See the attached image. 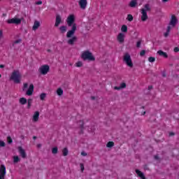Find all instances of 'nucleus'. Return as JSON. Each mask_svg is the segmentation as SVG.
I'll return each mask as SVG.
<instances>
[{
	"label": "nucleus",
	"mask_w": 179,
	"mask_h": 179,
	"mask_svg": "<svg viewBox=\"0 0 179 179\" xmlns=\"http://www.w3.org/2000/svg\"><path fill=\"white\" fill-rule=\"evenodd\" d=\"M66 23L69 27H71V29L67 31V38H71L72 36L75 35L76 31V24L75 23V15H70L66 19Z\"/></svg>",
	"instance_id": "f257e3e1"
},
{
	"label": "nucleus",
	"mask_w": 179,
	"mask_h": 179,
	"mask_svg": "<svg viewBox=\"0 0 179 179\" xmlns=\"http://www.w3.org/2000/svg\"><path fill=\"white\" fill-rule=\"evenodd\" d=\"M81 58L83 61H96V57H94L93 53L89 50L83 52L81 54Z\"/></svg>",
	"instance_id": "f03ea898"
},
{
	"label": "nucleus",
	"mask_w": 179,
	"mask_h": 179,
	"mask_svg": "<svg viewBox=\"0 0 179 179\" xmlns=\"http://www.w3.org/2000/svg\"><path fill=\"white\" fill-rule=\"evenodd\" d=\"M21 78L20 71L19 70H14L10 76V80H13L14 83H20Z\"/></svg>",
	"instance_id": "7ed1b4c3"
},
{
	"label": "nucleus",
	"mask_w": 179,
	"mask_h": 179,
	"mask_svg": "<svg viewBox=\"0 0 179 179\" xmlns=\"http://www.w3.org/2000/svg\"><path fill=\"white\" fill-rule=\"evenodd\" d=\"M123 62L129 68H134V63L132 62V59L131 58V55L129 53H125L123 56Z\"/></svg>",
	"instance_id": "20e7f679"
},
{
	"label": "nucleus",
	"mask_w": 179,
	"mask_h": 179,
	"mask_svg": "<svg viewBox=\"0 0 179 179\" xmlns=\"http://www.w3.org/2000/svg\"><path fill=\"white\" fill-rule=\"evenodd\" d=\"M41 75H47L50 72V66L45 64L41 66L38 69Z\"/></svg>",
	"instance_id": "39448f33"
},
{
	"label": "nucleus",
	"mask_w": 179,
	"mask_h": 179,
	"mask_svg": "<svg viewBox=\"0 0 179 179\" xmlns=\"http://www.w3.org/2000/svg\"><path fill=\"white\" fill-rule=\"evenodd\" d=\"M7 23H8V24H20V23H22V19L14 17L8 20Z\"/></svg>",
	"instance_id": "423d86ee"
},
{
	"label": "nucleus",
	"mask_w": 179,
	"mask_h": 179,
	"mask_svg": "<svg viewBox=\"0 0 179 179\" xmlns=\"http://www.w3.org/2000/svg\"><path fill=\"white\" fill-rule=\"evenodd\" d=\"M177 23H178V20L177 19V17L174 15H172L169 22V26H171V27H176Z\"/></svg>",
	"instance_id": "0eeeda50"
},
{
	"label": "nucleus",
	"mask_w": 179,
	"mask_h": 179,
	"mask_svg": "<svg viewBox=\"0 0 179 179\" xmlns=\"http://www.w3.org/2000/svg\"><path fill=\"white\" fill-rule=\"evenodd\" d=\"M40 120V112L38 110H36L34 113L31 118L32 122H38V120Z\"/></svg>",
	"instance_id": "6e6552de"
},
{
	"label": "nucleus",
	"mask_w": 179,
	"mask_h": 179,
	"mask_svg": "<svg viewBox=\"0 0 179 179\" xmlns=\"http://www.w3.org/2000/svg\"><path fill=\"white\" fill-rule=\"evenodd\" d=\"M5 176H6V167H5V165H1L0 179H5Z\"/></svg>",
	"instance_id": "1a4fd4ad"
},
{
	"label": "nucleus",
	"mask_w": 179,
	"mask_h": 179,
	"mask_svg": "<svg viewBox=\"0 0 179 179\" xmlns=\"http://www.w3.org/2000/svg\"><path fill=\"white\" fill-rule=\"evenodd\" d=\"M78 5L80 9L85 10V9H86V8L87 7V0H79Z\"/></svg>",
	"instance_id": "9d476101"
},
{
	"label": "nucleus",
	"mask_w": 179,
	"mask_h": 179,
	"mask_svg": "<svg viewBox=\"0 0 179 179\" xmlns=\"http://www.w3.org/2000/svg\"><path fill=\"white\" fill-rule=\"evenodd\" d=\"M117 40L118 43H120V44H122L124 41H125V34L120 33L119 34H117Z\"/></svg>",
	"instance_id": "9b49d317"
},
{
	"label": "nucleus",
	"mask_w": 179,
	"mask_h": 179,
	"mask_svg": "<svg viewBox=\"0 0 179 179\" xmlns=\"http://www.w3.org/2000/svg\"><path fill=\"white\" fill-rule=\"evenodd\" d=\"M76 41H78V37L73 35L70 37V39L68 40L67 43L69 45H73Z\"/></svg>",
	"instance_id": "f8f14e48"
},
{
	"label": "nucleus",
	"mask_w": 179,
	"mask_h": 179,
	"mask_svg": "<svg viewBox=\"0 0 179 179\" xmlns=\"http://www.w3.org/2000/svg\"><path fill=\"white\" fill-rule=\"evenodd\" d=\"M141 20L142 22H146L149 17L148 16V12L145 11V10H141Z\"/></svg>",
	"instance_id": "ddd939ff"
},
{
	"label": "nucleus",
	"mask_w": 179,
	"mask_h": 179,
	"mask_svg": "<svg viewBox=\"0 0 179 179\" xmlns=\"http://www.w3.org/2000/svg\"><path fill=\"white\" fill-rule=\"evenodd\" d=\"M34 92V85L31 84L27 90L26 94L27 96H31Z\"/></svg>",
	"instance_id": "4468645a"
},
{
	"label": "nucleus",
	"mask_w": 179,
	"mask_h": 179,
	"mask_svg": "<svg viewBox=\"0 0 179 179\" xmlns=\"http://www.w3.org/2000/svg\"><path fill=\"white\" fill-rule=\"evenodd\" d=\"M18 151L22 159H26L27 155H26V151H24V149H23L22 147H18Z\"/></svg>",
	"instance_id": "2eb2a0df"
},
{
	"label": "nucleus",
	"mask_w": 179,
	"mask_h": 179,
	"mask_svg": "<svg viewBox=\"0 0 179 179\" xmlns=\"http://www.w3.org/2000/svg\"><path fill=\"white\" fill-rule=\"evenodd\" d=\"M38 27H40V22L35 20L32 27V30L36 31V30H37Z\"/></svg>",
	"instance_id": "dca6fc26"
},
{
	"label": "nucleus",
	"mask_w": 179,
	"mask_h": 179,
	"mask_svg": "<svg viewBox=\"0 0 179 179\" xmlns=\"http://www.w3.org/2000/svg\"><path fill=\"white\" fill-rule=\"evenodd\" d=\"M157 53L158 54V55H159L160 57H164V58H169V55H167L166 52L162 51V50H158L157 52Z\"/></svg>",
	"instance_id": "f3484780"
},
{
	"label": "nucleus",
	"mask_w": 179,
	"mask_h": 179,
	"mask_svg": "<svg viewBox=\"0 0 179 179\" xmlns=\"http://www.w3.org/2000/svg\"><path fill=\"white\" fill-rule=\"evenodd\" d=\"M61 22H62L61 16L57 15L55 26L56 27H58V26H59V24H61Z\"/></svg>",
	"instance_id": "a211bd4d"
},
{
	"label": "nucleus",
	"mask_w": 179,
	"mask_h": 179,
	"mask_svg": "<svg viewBox=\"0 0 179 179\" xmlns=\"http://www.w3.org/2000/svg\"><path fill=\"white\" fill-rule=\"evenodd\" d=\"M136 173L137 174V176H138V177H140V178L147 179L146 178H145V175L143 174V173H142V171H139L138 169L136 170Z\"/></svg>",
	"instance_id": "6ab92c4d"
},
{
	"label": "nucleus",
	"mask_w": 179,
	"mask_h": 179,
	"mask_svg": "<svg viewBox=\"0 0 179 179\" xmlns=\"http://www.w3.org/2000/svg\"><path fill=\"white\" fill-rule=\"evenodd\" d=\"M19 103L22 104V106H24V104L27 103V99L24 97L20 98Z\"/></svg>",
	"instance_id": "aec40b11"
},
{
	"label": "nucleus",
	"mask_w": 179,
	"mask_h": 179,
	"mask_svg": "<svg viewBox=\"0 0 179 179\" xmlns=\"http://www.w3.org/2000/svg\"><path fill=\"white\" fill-rule=\"evenodd\" d=\"M141 10H145V12H149L150 11V5L149 4H145L143 8H141Z\"/></svg>",
	"instance_id": "412c9836"
},
{
	"label": "nucleus",
	"mask_w": 179,
	"mask_h": 179,
	"mask_svg": "<svg viewBox=\"0 0 179 179\" xmlns=\"http://www.w3.org/2000/svg\"><path fill=\"white\" fill-rule=\"evenodd\" d=\"M138 0H132L130 3L129 6H131V8H135V6H136V5H138Z\"/></svg>",
	"instance_id": "4be33fe9"
},
{
	"label": "nucleus",
	"mask_w": 179,
	"mask_h": 179,
	"mask_svg": "<svg viewBox=\"0 0 179 179\" xmlns=\"http://www.w3.org/2000/svg\"><path fill=\"white\" fill-rule=\"evenodd\" d=\"M57 96H62L64 94V90L62 88H58L57 90Z\"/></svg>",
	"instance_id": "5701e85b"
},
{
	"label": "nucleus",
	"mask_w": 179,
	"mask_h": 179,
	"mask_svg": "<svg viewBox=\"0 0 179 179\" xmlns=\"http://www.w3.org/2000/svg\"><path fill=\"white\" fill-rule=\"evenodd\" d=\"M121 31L122 33H127V31H128V27H127V25H122L121 27Z\"/></svg>",
	"instance_id": "b1692460"
},
{
	"label": "nucleus",
	"mask_w": 179,
	"mask_h": 179,
	"mask_svg": "<svg viewBox=\"0 0 179 179\" xmlns=\"http://www.w3.org/2000/svg\"><path fill=\"white\" fill-rule=\"evenodd\" d=\"M75 66H76V68H82V66H83V62L80 61L77 62L75 64Z\"/></svg>",
	"instance_id": "393cba45"
},
{
	"label": "nucleus",
	"mask_w": 179,
	"mask_h": 179,
	"mask_svg": "<svg viewBox=\"0 0 179 179\" xmlns=\"http://www.w3.org/2000/svg\"><path fill=\"white\" fill-rule=\"evenodd\" d=\"M59 30H60L61 33H62V34L66 33L67 28L65 26H62L59 27Z\"/></svg>",
	"instance_id": "a878e982"
},
{
	"label": "nucleus",
	"mask_w": 179,
	"mask_h": 179,
	"mask_svg": "<svg viewBox=\"0 0 179 179\" xmlns=\"http://www.w3.org/2000/svg\"><path fill=\"white\" fill-rule=\"evenodd\" d=\"M69 151L68 150V148H64L62 150L63 156H68V154H69Z\"/></svg>",
	"instance_id": "bb28decb"
},
{
	"label": "nucleus",
	"mask_w": 179,
	"mask_h": 179,
	"mask_svg": "<svg viewBox=\"0 0 179 179\" xmlns=\"http://www.w3.org/2000/svg\"><path fill=\"white\" fill-rule=\"evenodd\" d=\"M27 108H30L31 107V103H33V99H29L27 101Z\"/></svg>",
	"instance_id": "cd10ccee"
},
{
	"label": "nucleus",
	"mask_w": 179,
	"mask_h": 179,
	"mask_svg": "<svg viewBox=\"0 0 179 179\" xmlns=\"http://www.w3.org/2000/svg\"><path fill=\"white\" fill-rule=\"evenodd\" d=\"M13 162H14V163H19V162H20V158H19L18 156H14Z\"/></svg>",
	"instance_id": "c85d7f7f"
},
{
	"label": "nucleus",
	"mask_w": 179,
	"mask_h": 179,
	"mask_svg": "<svg viewBox=\"0 0 179 179\" xmlns=\"http://www.w3.org/2000/svg\"><path fill=\"white\" fill-rule=\"evenodd\" d=\"M52 153L53 155H57L58 153V148L55 147L52 149Z\"/></svg>",
	"instance_id": "c756f323"
},
{
	"label": "nucleus",
	"mask_w": 179,
	"mask_h": 179,
	"mask_svg": "<svg viewBox=\"0 0 179 179\" xmlns=\"http://www.w3.org/2000/svg\"><path fill=\"white\" fill-rule=\"evenodd\" d=\"M45 97H47V94H45V93L41 94V95H40L41 100H42V101L45 100Z\"/></svg>",
	"instance_id": "7c9ffc66"
},
{
	"label": "nucleus",
	"mask_w": 179,
	"mask_h": 179,
	"mask_svg": "<svg viewBox=\"0 0 179 179\" xmlns=\"http://www.w3.org/2000/svg\"><path fill=\"white\" fill-rule=\"evenodd\" d=\"M113 146H114V142H113V141H109L106 144V148H113Z\"/></svg>",
	"instance_id": "2f4dec72"
},
{
	"label": "nucleus",
	"mask_w": 179,
	"mask_h": 179,
	"mask_svg": "<svg viewBox=\"0 0 179 179\" xmlns=\"http://www.w3.org/2000/svg\"><path fill=\"white\" fill-rule=\"evenodd\" d=\"M127 20L129 22H132V20H134V16H132V15H131V14H129L127 15Z\"/></svg>",
	"instance_id": "473e14b6"
},
{
	"label": "nucleus",
	"mask_w": 179,
	"mask_h": 179,
	"mask_svg": "<svg viewBox=\"0 0 179 179\" xmlns=\"http://www.w3.org/2000/svg\"><path fill=\"white\" fill-rule=\"evenodd\" d=\"M20 43H22V39H17L13 42V45H15V44H20Z\"/></svg>",
	"instance_id": "72a5a7b5"
},
{
	"label": "nucleus",
	"mask_w": 179,
	"mask_h": 179,
	"mask_svg": "<svg viewBox=\"0 0 179 179\" xmlns=\"http://www.w3.org/2000/svg\"><path fill=\"white\" fill-rule=\"evenodd\" d=\"M148 61L149 62H155V61H156V58H155L154 57H150L148 58Z\"/></svg>",
	"instance_id": "f704fd0d"
},
{
	"label": "nucleus",
	"mask_w": 179,
	"mask_h": 179,
	"mask_svg": "<svg viewBox=\"0 0 179 179\" xmlns=\"http://www.w3.org/2000/svg\"><path fill=\"white\" fill-rule=\"evenodd\" d=\"M27 87H29V84L24 83L23 88H22L23 92H25V90H26V89H27Z\"/></svg>",
	"instance_id": "c9c22d12"
},
{
	"label": "nucleus",
	"mask_w": 179,
	"mask_h": 179,
	"mask_svg": "<svg viewBox=\"0 0 179 179\" xmlns=\"http://www.w3.org/2000/svg\"><path fill=\"white\" fill-rule=\"evenodd\" d=\"M120 87L121 89H125V87H127V84L125 83H120Z\"/></svg>",
	"instance_id": "e433bc0d"
},
{
	"label": "nucleus",
	"mask_w": 179,
	"mask_h": 179,
	"mask_svg": "<svg viewBox=\"0 0 179 179\" xmlns=\"http://www.w3.org/2000/svg\"><path fill=\"white\" fill-rule=\"evenodd\" d=\"M7 142L8 143L10 144L13 142V141L12 140V138L10 136H8L7 137Z\"/></svg>",
	"instance_id": "4c0bfd02"
},
{
	"label": "nucleus",
	"mask_w": 179,
	"mask_h": 179,
	"mask_svg": "<svg viewBox=\"0 0 179 179\" xmlns=\"http://www.w3.org/2000/svg\"><path fill=\"white\" fill-rule=\"evenodd\" d=\"M80 126V129H81V132L80 134H83L82 130L83 129V121H80L79 122Z\"/></svg>",
	"instance_id": "58836bf2"
},
{
	"label": "nucleus",
	"mask_w": 179,
	"mask_h": 179,
	"mask_svg": "<svg viewBox=\"0 0 179 179\" xmlns=\"http://www.w3.org/2000/svg\"><path fill=\"white\" fill-rule=\"evenodd\" d=\"M5 142L3 141H0V148H5Z\"/></svg>",
	"instance_id": "ea45409f"
},
{
	"label": "nucleus",
	"mask_w": 179,
	"mask_h": 179,
	"mask_svg": "<svg viewBox=\"0 0 179 179\" xmlns=\"http://www.w3.org/2000/svg\"><path fill=\"white\" fill-rule=\"evenodd\" d=\"M3 38V32L2 31V30L0 29V40H2Z\"/></svg>",
	"instance_id": "a19ab883"
},
{
	"label": "nucleus",
	"mask_w": 179,
	"mask_h": 179,
	"mask_svg": "<svg viewBox=\"0 0 179 179\" xmlns=\"http://www.w3.org/2000/svg\"><path fill=\"white\" fill-rule=\"evenodd\" d=\"M142 43V42H141V41H138L136 43V48H141V44Z\"/></svg>",
	"instance_id": "79ce46f5"
},
{
	"label": "nucleus",
	"mask_w": 179,
	"mask_h": 179,
	"mask_svg": "<svg viewBox=\"0 0 179 179\" xmlns=\"http://www.w3.org/2000/svg\"><path fill=\"white\" fill-rule=\"evenodd\" d=\"M145 54H146V51L145 50H141V52H140L141 57H143V55H145Z\"/></svg>",
	"instance_id": "37998d69"
},
{
	"label": "nucleus",
	"mask_w": 179,
	"mask_h": 179,
	"mask_svg": "<svg viewBox=\"0 0 179 179\" xmlns=\"http://www.w3.org/2000/svg\"><path fill=\"white\" fill-rule=\"evenodd\" d=\"M171 30V25H169L167 27L166 31L168 33H170Z\"/></svg>",
	"instance_id": "c03bdc74"
},
{
	"label": "nucleus",
	"mask_w": 179,
	"mask_h": 179,
	"mask_svg": "<svg viewBox=\"0 0 179 179\" xmlns=\"http://www.w3.org/2000/svg\"><path fill=\"white\" fill-rule=\"evenodd\" d=\"M80 169L82 171H84L85 170V166L83 165V164H80Z\"/></svg>",
	"instance_id": "a18cd8bd"
},
{
	"label": "nucleus",
	"mask_w": 179,
	"mask_h": 179,
	"mask_svg": "<svg viewBox=\"0 0 179 179\" xmlns=\"http://www.w3.org/2000/svg\"><path fill=\"white\" fill-rule=\"evenodd\" d=\"M170 34V32H168L167 31H166V32H165L164 34V37H169V35Z\"/></svg>",
	"instance_id": "49530a36"
},
{
	"label": "nucleus",
	"mask_w": 179,
	"mask_h": 179,
	"mask_svg": "<svg viewBox=\"0 0 179 179\" xmlns=\"http://www.w3.org/2000/svg\"><path fill=\"white\" fill-rule=\"evenodd\" d=\"M173 51H174V52H178V51H179L178 47H176V48L173 49Z\"/></svg>",
	"instance_id": "de8ad7c7"
},
{
	"label": "nucleus",
	"mask_w": 179,
	"mask_h": 179,
	"mask_svg": "<svg viewBox=\"0 0 179 179\" xmlns=\"http://www.w3.org/2000/svg\"><path fill=\"white\" fill-rule=\"evenodd\" d=\"M115 90H121V87H114Z\"/></svg>",
	"instance_id": "09e8293b"
},
{
	"label": "nucleus",
	"mask_w": 179,
	"mask_h": 179,
	"mask_svg": "<svg viewBox=\"0 0 179 179\" xmlns=\"http://www.w3.org/2000/svg\"><path fill=\"white\" fill-rule=\"evenodd\" d=\"M81 155H82V156H84V157H85V156H87V153H86L85 152H81Z\"/></svg>",
	"instance_id": "8fccbe9b"
},
{
	"label": "nucleus",
	"mask_w": 179,
	"mask_h": 179,
	"mask_svg": "<svg viewBox=\"0 0 179 179\" xmlns=\"http://www.w3.org/2000/svg\"><path fill=\"white\" fill-rule=\"evenodd\" d=\"M43 3V1H38L36 3V5H41Z\"/></svg>",
	"instance_id": "3c124183"
},
{
	"label": "nucleus",
	"mask_w": 179,
	"mask_h": 179,
	"mask_svg": "<svg viewBox=\"0 0 179 179\" xmlns=\"http://www.w3.org/2000/svg\"><path fill=\"white\" fill-rule=\"evenodd\" d=\"M0 68H1V69H2V68H5V66H4L3 64H1V65H0Z\"/></svg>",
	"instance_id": "603ef678"
},
{
	"label": "nucleus",
	"mask_w": 179,
	"mask_h": 179,
	"mask_svg": "<svg viewBox=\"0 0 179 179\" xmlns=\"http://www.w3.org/2000/svg\"><path fill=\"white\" fill-rule=\"evenodd\" d=\"M155 159H156V160H157L159 159V157H157V155L155 156Z\"/></svg>",
	"instance_id": "864d4df0"
},
{
	"label": "nucleus",
	"mask_w": 179,
	"mask_h": 179,
	"mask_svg": "<svg viewBox=\"0 0 179 179\" xmlns=\"http://www.w3.org/2000/svg\"><path fill=\"white\" fill-rule=\"evenodd\" d=\"M162 2H169V0H162Z\"/></svg>",
	"instance_id": "5fc2aeb1"
},
{
	"label": "nucleus",
	"mask_w": 179,
	"mask_h": 179,
	"mask_svg": "<svg viewBox=\"0 0 179 179\" xmlns=\"http://www.w3.org/2000/svg\"><path fill=\"white\" fill-rule=\"evenodd\" d=\"M169 135H170L171 136H173V135H174V133H170Z\"/></svg>",
	"instance_id": "6e6d98bb"
},
{
	"label": "nucleus",
	"mask_w": 179,
	"mask_h": 179,
	"mask_svg": "<svg viewBox=\"0 0 179 179\" xmlns=\"http://www.w3.org/2000/svg\"><path fill=\"white\" fill-rule=\"evenodd\" d=\"M37 146H38V148H41V144H38Z\"/></svg>",
	"instance_id": "4d7b16f0"
},
{
	"label": "nucleus",
	"mask_w": 179,
	"mask_h": 179,
	"mask_svg": "<svg viewBox=\"0 0 179 179\" xmlns=\"http://www.w3.org/2000/svg\"><path fill=\"white\" fill-rule=\"evenodd\" d=\"M145 114H146V112H144V113H143V115H145Z\"/></svg>",
	"instance_id": "13d9d810"
},
{
	"label": "nucleus",
	"mask_w": 179,
	"mask_h": 179,
	"mask_svg": "<svg viewBox=\"0 0 179 179\" xmlns=\"http://www.w3.org/2000/svg\"><path fill=\"white\" fill-rule=\"evenodd\" d=\"M0 78H2V75L0 74Z\"/></svg>",
	"instance_id": "bf43d9fd"
},
{
	"label": "nucleus",
	"mask_w": 179,
	"mask_h": 179,
	"mask_svg": "<svg viewBox=\"0 0 179 179\" xmlns=\"http://www.w3.org/2000/svg\"><path fill=\"white\" fill-rule=\"evenodd\" d=\"M149 89H150V90L152 89V87H149Z\"/></svg>",
	"instance_id": "052dcab7"
},
{
	"label": "nucleus",
	"mask_w": 179,
	"mask_h": 179,
	"mask_svg": "<svg viewBox=\"0 0 179 179\" xmlns=\"http://www.w3.org/2000/svg\"><path fill=\"white\" fill-rule=\"evenodd\" d=\"M34 139H36V136H34Z\"/></svg>",
	"instance_id": "680f3d73"
},
{
	"label": "nucleus",
	"mask_w": 179,
	"mask_h": 179,
	"mask_svg": "<svg viewBox=\"0 0 179 179\" xmlns=\"http://www.w3.org/2000/svg\"><path fill=\"white\" fill-rule=\"evenodd\" d=\"M1 98L0 97V100H1Z\"/></svg>",
	"instance_id": "e2e57ef3"
}]
</instances>
